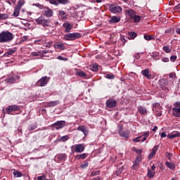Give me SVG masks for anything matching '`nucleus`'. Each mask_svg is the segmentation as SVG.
I'll list each match as a JSON object with an SVG mask.
<instances>
[{"mask_svg": "<svg viewBox=\"0 0 180 180\" xmlns=\"http://www.w3.org/2000/svg\"><path fill=\"white\" fill-rule=\"evenodd\" d=\"M13 39V34L9 31H2L0 33V43H11Z\"/></svg>", "mask_w": 180, "mask_h": 180, "instance_id": "f257e3e1", "label": "nucleus"}, {"mask_svg": "<svg viewBox=\"0 0 180 180\" xmlns=\"http://www.w3.org/2000/svg\"><path fill=\"white\" fill-rule=\"evenodd\" d=\"M35 22L37 23V25L43 26V27H49L51 26V20L46 19V18H44V16L42 15H41L38 18H36Z\"/></svg>", "mask_w": 180, "mask_h": 180, "instance_id": "f03ea898", "label": "nucleus"}, {"mask_svg": "<svg viewBox=\"0 0 180 180\" xmlns=\"http://www.w3.org/2000/svg\"><path fill=\"white\" fill-rule=\"evenodd\" d=\"M79 37H81L80 33L73 32V33L65 34L64 37V39L70 41L72 40H76V39H79Z\"/></svg>", "mask_w": 180, "mask_h": 180, "instance_id": "7ed1b4c3", "label": "nucleus"}, {"mask_svg": "<svg viewBox=\"0 0 180 180\" xmlns=\"http://www.w3.org/2000/svg\"><path fill=\"white\" fill-rule=\"evenodd\" d=\"M109 11L111 13H122L123 8L121 6L115 5V4H110L109 6Z\"/></svg>", "mask_w": 180, "mask_h": 180, "instance_id": "20e7f679", "label": "nucleus"}, {"mask_svg": "<svg viewBox=\"0 0 180 180\" xmlns=\"http://www.w3.org/2000/svg\"><path fill=\"white\" fill-rule=\"evenodd\" d=\"M19 79H20V76L18 75H13L10 76L8 78L5 79L6 84H16L19 82Z\"/></svg>", "mask_w": 180, "mask_h": 180, "instance_id": "39448f33", "label": "nucleus"}, {"mask_svg": "<svg viewBox=\"0 0 180 180\" xmlns=\"http://www.w3.org/2000/svg\"><path fill=\"white\" fill-rule=\"evenodd\" d=\"M49 81H50V77L44 76L37 82L36 85L37 86H46L49 84Z\"/></svg>", "mask_w": 180, "mask_h": 180, "instance_id": "423d86ee", "label": "nucleus"}, {"mask_svg": "<svg viewBox=\"0 0 180 180\" xmlns=\"http://www.w3.org/2000/svg\"><path fill=\"white\" fill-rule=\"evenodd\" d=\"M118 129V133L121 137H124V139H129L130 137V131H123V125H119Z\"/></svg>", "mask_w": 180, "mask_h": 180, "instance_id": "0eeeda50", "label": "nucleus"}, {"mask_svg": "<svg viewBox=\"0 0 180 180\" xmlns=\"http://www.w3.org/2000/svg\"><path fill=\"white\" fill-rule=\"evenodd\" d=\"M65 123L66 122L64 120L57 121L51 124V127L56 129V130H60L65 127Z\"/></svg>", "mask_w": 180, "mask_h": 180, "instance_id": "6e6552de", "label": "nucleus"}, {"mask_svg": "<svg viewBox=\"0 0 180 180\" xmlns=\"http://www.w3.org/2000/svg\"><path fill=\"white\" fill-rule=\"evenodd\" d=\"M105 105L109 109H113V108H116L117 101L115 98H109L106 101Z\"/></svg>", "mask_w": 180, "mask_h": 180, "instance_id": "1a4fd4ad", "label": "nucleus"}, {"mask_svg": "<svg viewBox=\"0 0 180 180\" xmlns=\"http://www.w3.org/2000/svg\"><path fill=\"white\" fill-rule=\"evenodd\" d=\"M18 110H20V107H19V105H8L6 108V113H8V115H11V112H15Z\"/></svg>", "mask_w": 180, "mask_h": 180, "instance_id": "9d476101", "label": "nucleus"}, {"mask_svg": "<svg viewBox=\"0 0 180 180\" xmlns=\"http://www.w3.org/2000/svg\"><path fill=\"white\" fill-rule=\"evenodd\" d=\"M149 136H150V133L146 132L143 135L134 138L133 139V141H134L135 143H139V141L144 142L146 141V140H147V137H148Z\"/></svg>", "mask_w": 180, "mask_h": 180, "instance_id": "9b49d317", "label": "nucleus"}, {"mask_svg": "<svg viewBox=\"0 0 180 180\" xmlns=\"http://www.w3.org/2000/svg\"><path fill=\"white\" fill-rule=\"evenodd\" d=\"M77 130H78L79 131H82V133H83V134L85 136V137H86V136H88V134H89V129H88V127L85 126V125H80L77 127Z\"/></svg>", "mask_w": 180, "mask_h": 180, "instance_id": "f8f14e48", "label": "nucleus"}, {"mask_svg": "<svg viewBox=\"0 0 180 180\" xmlns=\"http://www.w3.org/2000/svg\"><path fill=\"white\" fill-rule=\"evenodd\" d=\"M53 13L54 12L51 10V8L46 6L44 7V15L46 16V18H51Z\"/></svg>", "mask_w": 180, "mask_h": 180, "instance_id": "ddd939ff", "label": "nucleus"}, {"mask_svg": "<svg viewBox=\"0 0 180 180\" xmlns=\"http://www.w3.org/2000/svg\"><path fill=\"white\" fill-rule=\"evenodd\" d=\"M158 151V146L153 147L152 152L148 155V160H153L155 155V153Z\"/></svg>", "mask_w": 180, "mask_h": 180, "instance_id": "4468645a", "label": "nucleus"}, {"mask_svg": "<svg viewBox=\"0 0 180 180\" xmlns=\"http://www.w3.org/2000/svg\"><path fill=\"white\" fill-rule=\"evenodd\" d=\"M84 150H85V146L82 144H77L75 147V153H83Z\"/></svg>", "mask_w": 180, "mask_h": 180, "instance_id": "2eb2a0df", "label": "nucleus"}, {"mask_svg": "<svg viewBox=\"0 0 180 180\" xmlns=\"http://www.w3.org/2000/svg\"><path fill=\"white\" fill-rule=\"evenodd\" d=\"M57 161H65L67 155L65 153H59L56 156Z\"/></svg>", "mask_w": 180, "mask_h": 180, "instance_id": "dca6fc26", "label": "nucleus"}, {"mask_svg": "<svg viewBox=\"0 0 180 180\" xmlns=\"http://www.w3.org/2000/svg\"><path fill=\"white\" fill-rule=\"evenodd\" d=\"M54 49L58 50H65V45L63 42H58L55 45H53Z\"/></svg>", "mask_w": 180, "mask_h": 180, "instance_id": "f3484780", "label": "nucleus"}, {"mask_svg": "<svg viewBox=\"0 0 180 180\" xmlns=\"http://www.w3.org/2000/svg\"><path fill=\"white\" fill-rule=\"evenodd\" d=\"M141 74L142 75H143V77H146V78H147L148 79H151V75H150V69L146 68L142 70Z\"/></svg>", "mask_w": 180, "mask_h": 180, "instance_id": "a211bd4d", "label": "nucleus"}, {"mask_svg": "<svg viewBox=\"0 0 180 180\" xmlns=\"http://www.w3.org/2000/svg\"><path fill=\"white\" fill-rule=\"evenodd\" d=\"M63 26L65 28V33H70L71 29H72V25L70 22H65Z\"/></svg>", "mask_w": 180, "mask_h": 180, "instance_id": "6ab92c4d", "label": "nucleus"}, {"mask_svg": "<svg viewBox=\"0 0 180 180\" xmlns=\"http://www.w3.org/2000/svg\"><path fill=\"white\" fill-rule=\"evenodd\" d=\"M159 84L160 85L161 88H166L168 86V79H161L159 81Z\"/></svg>", "mask_w": 180, "mask_h": 180, "instance_id": "aec40b11", "label": "nucleus"}, {"mask_svg": "<svg viewBox=\"0 0 180 180\" xmlns=\"http://www.w3.org/2000/svg\"><path fill=\"white\" fill-rule=\"evenodd\" d=\"M176 137H180L179 132H178V131L172 132L171 134H169L167 135V139H169L170 140H172L173 139H175Z\"/></svg>", "mask_w": 180, "mask_h": 180, "instance_id": "412c9836", "label": "nucleus"}, {"mask_svg": "<svg viewBox=\"0 0 180 180\" xmlns=\"http://www.w3.org/2000/svg\"><path fill=\"white\" fill-rule=\"evenodd\" d=\"M125 13L128 16H129L130 19H133L134 15H136V11L133 9H128L125 11Z\"/></svg>", "mask_w": 180, "mask_h": 180, "instance_id": "4be33fe9", "label": "nucleus"}, {"mask_svg": "<svg viewBox=\"0 0 180 180\" xmlns=\"http://www.w3.org/2000/svg\"><path fill=\"white\" fill-rule=\"evenodd\" d=\"M123 171H124V167L122 166L121 167L117 169L114 172H113V175L115 176H119V175H120V174H122V172H123Z\"/></svg>", "mask_w": 180, "mask_h": 180, "instance_id": "5701e85b", "label": "nucleus"}, {"mask_svg": "<svg viewBox=\"0 0 180 180\" xmlns=\"http://www.w3.org/2000/svg\"><path fill=\"white\" fill-rule=\"evenodd\" d=\"M35 44H44L46 43V37H40L38 39L34 41Z\"/></svg>", "mask_w": 180, "mask_h": 180, "instance_id": "b1692460", "label": "nucleus"}, {"mask_svg": "<svg viewBox=\"0 0 180 180\" xmlns=\"http://www.w3.org/2000/svg\"><path fill=\"white\" fill-rule=\"evenodd\" d=\"M16 53V48L9 49L8 51L4 53V56L6 57H9V56H12V54H15Z\"/></svg>", "mask_w": 180, "mask_h": 180, "instance_id": "393cba45", "label": "nucleus"}, {"mask_svg": "<svg viewBox=\"0 0 180 180\" xmlns=\"http://www.w3.org/2000/svg\"><path fill=\"white\" fill-rule=\"evenodd\" d=\"M161 105L159 103H155L154 104H153V109L152 110L153 112H158V110H160V109H161Z\"/></svg>", "mask_w": 180, "mask_h": 180, "instance_id": "a878e982", "label": "nucleus"}, {"mask_svg": "<svg viewBox=\"0 0 180 180\" xmlns=\"http://www.w3.org/2000/svg\"><path fill=\"white\" fill-rule=\"evenodd\" d=\"M174 112H172V115L174 117H180V108H172Z\"/></svg>", "mask_w": 180, "mask_h": 180, "instance_id": "bb28decb", "label": "nucleus"}, {"mask_svg": "<svg viewBox=\"0 0 180 180\" xmlns=\"http://www.w3.org/2000/svg\"><path fill=\"white\" fill-rule=\"evenodd\" d=\"M120 22V18L116 15L112 16L110 20V23H119Z\"/></svg>", "mask_w": 180, "mask_h": 180, "instance_id": "cd10ccee", "label": "nucleus"}, {"mask_svg": "<svg viewBox=\"0 0 180 180\" xmlns=\"http://www.w3.org/2000/svg\"><path fill=\"white\" fill-rule=\"evenodd\" d=\"M138 110L139 113H141V115H146V113H147V108L144 106H141V105L139 106Z\"/></svg>", "mask_w": 180, "mask_h": 180, "instance_id": "c85d7f7f", "label": "nucleus"}, {"mask_svg": "<svg viewBox=\"0 0 180 180\" xmlns=\"http://www.w3.org/2000/svg\"><path fill=\"white\" fill-rule=\"evenodd\" d=\"M86 157H88L87 153H82L80 155H76L75 158H77V160H85V158H86Z\"/></svg>", "mask_w": 180, "mask_h": 180, "instance_id": "c756f323", "label": "nucleus"}, {"mask_svg": "<svg viewBox=\"0 0 180 180\" xmlns=\"http://www.w3.org/2000/svg\"><path fill=\"white\" fill-rule=\"evenodd\" d=\"M59 16L61 18V19H67V13H65V11L63 10L58 11Z\"/></svg>", "mask_w": 180, "mask_h": 180, "instance_id": "7c9ffc66", "label": "nucleus"}, {"mask_svg": "<svg viewBox=\"0 0 180 180\" xmlns=\"http://www.w3.org/2000/svg\"><path fill=\"white\" fill-rule=\"evenodd\" d=\"M76 75H77V77H80L81 78H86V73L82 70L76 72Z\"/></svg>", "mask_w": 180, "mask_h": 180, "instance_id": "2f4dec72", "label": "nucleus"}, {"mask_svg": "<svg viewBox=\"0 0 180 180\" xmlns=\"http://www.w3.org/2000/svg\"><path fill=\"white\" fill-rule=\"evenodd\" d=\"M165 165L166 167H167V168H169V169H172V170L175 169L176 168L175 164L171 163L169 162H166Z\"/></svg>", "mask_w": 180, "mask_h": 180, "instance_id": "473e14b6", "label": "nucleus"}, {"mask_svg": "<svg viewBox=\"0 0 180 180\" xmlns=\"http://www.w3.org/2000/svg\"><path fill=\"white\" fill-rule=\"evenodd\" d=\"M23 5H25V0L18 1L17 5L15 6V8H18V9H22V6H23Z\"/></svg>", "mask_w": 180, "mask_h": 180, "instance_id": "72a5a7b5", "label": "nucleus"}, {"mask_svg": "<svg viewBox=\"0 0 180 180\" xmlns=\"http://www.w3.org/2000/svg\"><path fill=\"white\" fill-rule=\"evenodd\" d=\"M49 107H53V106H57V105H60V101H50L48 103Z\"/></svg>", "mask_w": 180, "mask_h": 180, "instance_id": "f704fd0d", "label": "nucleus"}, {"mask_svg": "<svg viewBox=\"0 0 180 180\" xmlns=\"http://www.w3.org/2000/svg\"><path fill=\"white\" fill-rule=\"evenodd\" d=\"M143 38L145 39V40H147V41H150V40H155V37L148 34H145L143 36Z\"/></svg>", "mask_w": 180, "mask_h": 180, "instance_id": "c9c22d12", "label": "nucleus"}, {"mask_svg": "<svg viewBox=\"0 0 180 180\" xmlns=\"http://www.w3.org/2000/svg\"><path fill=\"white\" fill-rule=\"evenodd\" d=\"M19 13H20V8H18V7H14V12H13V15L15 18H18V16H19Z\"/></svg>", "mask_w": 180, "mask_h": 180, "instance_id": "e433bc0d", "label": "nucleus"}, {"mask_svg": "<svg viewBox=\"0 0 180 180\" xmlns=\"http://www.w3.org/2000/svg\"><path fill=\"white\" fill-rule=\"evenodd\" d=\"M9 15L6 13H0V20H6V19H8Z\"/></svg>", "mask_w": 180, "mask_h": 180, "instance_id": "4c0bfd02", "label": "nucleus"}, {"mask_svg": "<svg viewBox=\"0 0 180 180\" xmlns=\"http://www.w3.org/2000/svg\"><path fill=\"white\" fill-rule=\"evenodd\" d=\"M129 39H131V40H134V39L137 37V34L134 32H129Z\"/></svg>", "mask_w": 180, "mask_h": 180, "instance_id": "58836bf2", "label": "nucleus"}, {"mask_svg": "<svg viewBox=\"0 0 180 180\" xmlns=\"http://www.w3.org/2000/svg\"><path fill=\"white\" fill-rule=\"evenodd\" d=\"M35 129H37V122H35L34 124H32L29 126L28 129L30 130V131H32L33 130H35Z\"/></svg>", "mask_w": 180, "mask_h": 180, "instance_id": "ea45409f", "label": "nucleus"}, {"mask_svg": "<svg viewBox=\"0 0 180 180\" xmlns=\"http://www.w3.org/2000/svg\"><path fill=\"white\" fill-rule=\"evenodd\" d=\"M132 19H134V23H139V22H140V20H141V17L139 15H136V14L134 15V17L132 18Z\"/></svg>", "mask_w": 180, "mask_h": 180, "instance_id": "a19ab883", "label": "nucleus"}, {"mask_svg": "<svg viewBox=\"0 0 180 180\" xmlns=\"http://www.w3.org/2000/svg\"><path fill=\"white\" fill-rule=\"evenodd\" d=\"M58 4L60 5H68L70 4V0H58Z\"/></svg>", "mask_w": 180, "mask_h": 180, "instance_id": "79ce46f5", "label": "nucleus"}, {"mask_svg": "<svg viewBox=\"0 0 180 180\" xmlns=\"http://www.w3.org/2000/svg\"><path fill=\"white\" fill-rule=\"evenodd\" d=\"M155 176V172L151 171L150 169H148V178H154Z\"/></svg>", "mask_w": 180, "mask_h": 180, "instance_id": "37998d69", "label": "nucleus"}, {"mask_svg": "<svg viewBox=\"0 0 180 180\" xmlns=\"http://www.w3.org/2000/svg\"><path fill=\"white\" fill-rule=\"evenodd\" d=\"M88 165H89V163L88 162L87 160H85L84 162V163H82L81 165H80V168H82V169H85V168L88 167Z\"/></svg>", "mask_w": 180, "mask_h": 180, "instance_id": "c03bdc74", "label": "nucleus"}, {"mask_svg": "<svg viewBox=\"0 0 180 180\" xmlns=\"http://www.w3.org/2000/svg\"><path fill=\"white\" fill-rule=\"evenodd\" d=\"M13 176H15L16 178H20V176H22V172L15 171L13 172Z\"/></svg>", "mask_w": 180, "mask_h": 180, "instance_id": "a18cd8bd", "label": "nucleus"}, {"mask_svg": "<svg viewBox=\"0 0 180 180\" xmlns=\"http://www.w3.org/2000/svg\"><path fill=\"white\" fill-rule=\"evenodd\" d=\"M33 6H37V8H39V9H44L46 6H44L42 4H40L39 3H34L32 4Z\"/></svg>", "mask_w": 180, "mask_h": 180, "instance_id": "49530a36", "label": "nucleus"}, {"mask_svg": "<svg viewBox=\"0 0 180 180\" xmlns=\"http://www.w3.org/2000/svg\"><path fill=\"white\" fill-rule=\"evenodd\" d=\"M31 56H32L34 57H39V56H41V51H37V52H32Z\"/></svg>", "mask_w": 180, "mask_h": 180, "instance_id": "de8ad7c7", "label": "nucleus"}, {"mask_svg": "<svg viewBox=\"0 0 180 180\" xmlns=\"http://www.w3.org/2000/svg\"><path fill=\"white\" fill-rule=\"evenodd\" d=\"M49 4L58 6V0H49Z\"/></svg>", "mask_w": 180, "mask_h": 180, "instance_id": "09e8293b", "label": "nucleus"}, {"mask_svg": "<svg viewBox=\"0 0 180 180\" xmlns=\"http://www.w3.org/2000/svg\"><path fill=\"white\" fill-rule=\"evenodd\" d=\"M140 162H141V156L139 155L136 157L134 163L137 164L138 165H140Z\"/></svg>", "mask_w": 180, "mask_h": 180, "instance_id": "8fccbe9b", "label": "nucleus"}, {"mask_svg": "<svg viewBox=\"0 0 180 180\" xmlns=\"http://www.w3.org/2000/svg\"><path fill=\"white\" fill-rule=\"evenodd\" d=\"M91 71H94V72H96V71H98V64L97 63L93 64V65L91 67Z\"/></svg>", "mask_w": 180, "mask_h": 180, "instance_id": "3c124183", "label": "nucleus"}, {"mask_svg": "<svg viewBox=\"0 0 180 180\" xmlns=\"http://www.w3.org/2000/svg\"><path fill=\"white\" fill-rule=\"evenodd\" d=\"M59 140L60 141H63V142L67 141L68 140V135L61 136Z\"/></svg>", "mask_w": 180, "mask_h": 180, "instance_id": "603ef678", "label": "nucleus"}, {"mask_svg": "<svg viewBox=\"0 0 180 180\" xmlns=\"http://www.w3.org/2000/svg\"><path fill=\"white\" fill-rule=\"evenodd\" d=\"M162 49L165 51V53H171V49H169V46H164Z\"/></svg>", "mask_w": 180, "mask_h": 180, "instance_id": "864d4df0", "label": "nucleus"}, {"mask_svg": "<svg viewBox=\"0 0 180 180\" xmlns=\"http://www.w3.org/2000/svg\"><path fill=\"white\" fill-rule=\"evenodd\" d=\"M174 108L173 109H180V101H176L174 103Z\"/></svg>", "mask_w": 180, "mask_h": 180, "instance_id": "5fc2aeb1", "label": "nucleus"}, {"mask_svg": "<svg viewBox=\"0 0 180 180\" xmlns=\"http://www.w3.org/2000/svg\"><path fill=\"white\" fill-rule=\"evenodd\" d=\"M101 174V171H96V172H92L90 174V176H96V175H99Z\"/></svg>", "mask_w": 180, "mask_h": 180, "instance_id": "6e6d98bb", "label": "nucleus"}, {"mask_svg": "<svg viewBox=\"0 0 180 180\" xmlns=\"http://www.w3.org/2000/svg\"><path fill=\"white\" fill-rule=\"evenodd\" d=\"M105 78H107V79H113L115 78V75L112 74H107L105 75Z\"/></svg>", "mask_w": 180, "mask_h": 180, "instance_id": "4d7b16f0", "label": "nucleus"}, {"mask_svg": "<svg viewBox=\"0 0 180 180\" xmlns=\"http://www.w3.org/2000/svg\"><path fill=\"white\" fill-rule=\"evenodd\" d=\"M165 155L168 158V160H171V158H172V153L169 152H166Z\"/></svg>", "mask_w": 180, "mask_h": 180, "instance_id": "13d9d810", "label": "nucleus"}, {"mask_svg": "<svg viewBox=\"0 0 180 180\" xmlns=\"http://www.w3.org/2000/svg\"><path fill=\"white\" fill-rule=\"evenodd\" d=\"M176 60V56L174 55L170 57V61H172V63H174V61Z\"/></svg>", "mask_w": 180, "mask_h": 180, "instance_id": "bf43d9fd", "label": "nucleus"}, {"mask_svg": "<svg viewBox=\"0 0 180 180\" xmlns=\"http://www.w3.org/2000/svg\"><path fill=\"white\" fill-rule=\"evenodd\" d=\"M140 165H137L136 163H134V165H132V169H135V170H137L139 169V166Z\"/></svg>", "mask_w": 180, "mask_h": 180, "instance_id": "052dcab7", "label": "nucleus"}, {"mask_svg": "<svg viewBox=\"0 0 180 180\" xmlns=\"http://www.w3.org/2000/svg\"><path fill=\"white\" fill-rule=\"evenodd\" d=\"M162 61L163 63H169V58H165V57H162Z\"/></svg>", "mask_w": 180, "mask_h": 180, "instance_id": "680f3d73", "label": "nucleus"}, {"mask_svg": "<svg viewBox=\"0 0 180 180\" xmlns=\"http://www.w3.org/2000/svg\"><path fill=\"white\" fill-rule=\"evenodd\" d=\"M58 60H60L61 61H67L68 59L66 58H63L61 56H58Z\"/></svg>", "mask_w": 180, "mask_h": 180, "instance_id": "e2e57ef3", "label": "nucleus"}, {"mask_svg": "<svg viewBox=\"0 0 180 180\" xmlns=\"http://www.w3.org/2000/svg\"><path fill=\"white\" fill-rule=\"evenodd\" d=\"M46 178V175H42V176H39L37 177V180H44V179Z\"/></svg>", "mask_w": 180, "mask_h": 180, "instance_id": "0e129e2a", "label": "nucleus"}, {"mask_svg": "<svg viewBox=\"0 0 180 180\" xmlns=\"http://www.w3.org/2000/svg\"><path fill=\"white\" fill-rule=\"evenodd\" d=\"M135 153H136V154H142L143 153V150L141 149H136L135 150Z\"/></svg>", "mask_w": 180, "mask_h": 180, "instance_id": "69168bd1", "label": "nucleus"}, {"mask_svg": "<svg viewBox=\"0 0 180 180\" xmlns=\"http://www.w3.org/2000/svg\"><path fill=\"white\" fill-rule=\"evenodd\" d=\"M134 57L136 60H140V53H136Z\"/></svg>", "mask_w": 180, "mask_h": 180, "instance_id": "338daca9", "label": "nucleus"}, {"mask_svg": "<svg viewBox=\"0 0 180 180\" xmlns=\"http://www.w3.org/2000/svg\"><path fill=\"white\" fill-rule=\"evenodd\" d=\"M101 179H102L101 176H97V177L92 179V180H101Z\"/></svg>", "mask_w": 180, "mask_h": 180, "instance_id": "774afa93", "label": "nucleus"}]
</instances>
